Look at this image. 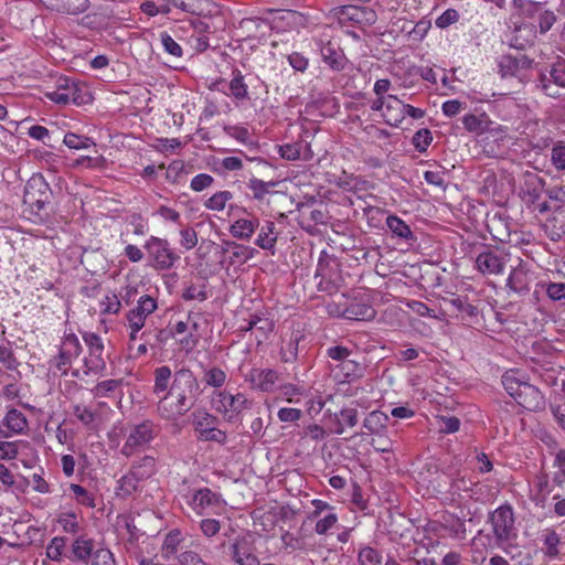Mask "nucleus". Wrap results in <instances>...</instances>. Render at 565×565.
Masks as SVG:
<instances>
[{"label": "nucleus", "instance_id": "obj_7", "mask_svg": "<svg viewBox=\"0 0 565 565\" xmlns=\"http://www.w3.org/2000/svg\"><path fill=\"white\" fill-rule=\"evenodd\" d=\"M213 404L216 412L227 416L228 422H232L243 409L252 406V402L243 393L231 394L227 391L216 392Z\"/></svg>", "mask_w": 565, "mask_h": 565}, {"label": "nucleus", "instance_id": "obj_20", "mask_svg": "<svg viewBox=\"0 0 565 565\" xmlns=\"http://www.w3.org/2000/svg\"><path fill=\"white\" fill-rule=\"evenodd\" d=\"M231 557L238 565H259L258 557L252 553L246 540H235L231 546Z\"/></svg>", "mask_w": 565, "mask_h": 565}, {"label": "nucleus", "instance_id": "obj_29", "mask_svg": "<svg viewBox=\"0 0 565 565\" xmlns=\"http://www.w3.org/2000/svg\"><path fill=\"white\" fill-rule=\"evenodd\" d=\"M217 417L210 414L207 411L200 408L192 413V423L194 430L199 434V437L205 433L209 428H212L217 423Z\"/></svg>", "mask_w": 565, "mask_h": 565}, {"label": "nucleus", "instance_id": "obj_39", "mask_svg": "<svg viewBox=\"0 0 565 565\" xmlns=\"http://www.w3.org/2000/svg\"><path fill=\"white\" fill-rule=\"evenodd\" d=\"M233 199L231 191L224 190L214 193L210 199L204 202V206L211 211H223L226 203Z\"/></svg>", "mask_w": 565, "mask_h": 565}, {"label": "nucleus", "instance_id": "obj_8", "mask_svg": "<svg viewBox=\"0 0 565 565\" xmlns=\"http://www.w3.org/2000/svg\"><path fill=\"white\" fill-rule=\"evenodd\" d=\"M56 93H52L53 102L58 105H83L90 100V95L83 92L77 85L67 77L55 79Z\"/></svg>", "mask_w": 565, "mask_h": 565}, {"label": "nucleus", "instance_id": "obj_52", "mask_svg": "<svg viewBox=\"0 0 565 565\" xmlns=\"http://www.w3.org/2000/svg\"><path fill=\"white\" fill-rule=\"evenodd\" d=\"M160 42L167 53L174 57H181L182 56V49L181 46L175 42V40L168 34L167 32L160 33Z\"/></svg>", "mask_w": 565, "mask_h": 565}, {"label": "nucleus", "instance_id": "obj_4", "mask_svg": "<svg viewBox=\"0 0 565 565\" xmlns=\"http://www.w3.org/2000/svg\"><path fill=\"white\" fill-rule=\"evenodd\" d=\"M512 7L522 19L536 22L541 34L547 33L557 21L555 12L546 8L544 2L512 0Z\"/></svg>", "mask_w": 565, "mask_h": 565}, {"label": "nucleus", "instance_id": "obj_41", "mask_svg": "<svg viewBox=\"0 0 565 565\" xmlns=\"http://www.w3.org/2000/svg\"><path fill=\"white\" fill-rule=\"evenodd\" d=\"M445 302L450 305L458 312H463L469 317H476L478 315V308L468 302L466 297L456 296L450 299H445Z\"/></svg>", "mask_w": 565, "mask_h": 565}, {"label": "nucleus", "instance_id": "obj_6", "mask_svg": "<svg viewBox=\"0 0 565 565\" xmlns=\"http://www.w3.org/2000/svg\"><path fill=\"white\" fill-rule=\"evenodd\" d=\"M492 532L499 546L516 537L513 510L510 505H501L489 516Z\"/></svg>", "mask_w": 565, "mask_h": 565}, {"label": "nucleus", "instance_id": "obj_42", "mask_svg": "<svg viewBox=\"0 0 565 565\" xmlns=\"http://www.w3.org/2000/svg\"><path fill=\"white\" fill-rule=\"evenodd\" d=\"M226 373L217 366H213L206 370L203 375V381L205 384L215 388L223 386L226 382Z\"/></svg>", "mask_w": 565, "mask_h": 565}, {"label": "nucleus", "instance_id": "obj_35", "mask_svg": "<svg viewBox=\"0 0 565 565\" xmlns=\"http://www.w3.org/2000/svg\"><path fill=\"white\" fill-rule=\"evenodd\" d=\"M3 423L8 430H10L12 434L22 433L26 427V419L24 415L17 409L9 411L3 419Z\"/></svg>", "mask_w": 565, "mask_h": 565}, {"label": "nucleus", "instance_id": "obj_21", "mask_svg": "<svg viewBox=\"0 0 565 565\" xmlns=\"http://www.w3.org/2000/svg\"><path fill=\"white\" fill-rule=\"evenodd\" d=\"M259 227V220L256 216L250 218H237L230 227V233L234 238L249 241L255 231Z\"/></svg>", "mask_w": 565, "mask_h": 565}, {"label": "nucleus", "instance_id": "obj_61", "mask_svg": "<svg viewBox=\"0 0 565 565\" xmlns=\"http://www.w3.org/2000/svg\"><path fill=\"white\" fill-rule=\"evenodd\" d=\"M465 129L469 132L481 134L484 130L483 121L473 114L465 115L462 118Z\"/></svg>", "mask_w": 565, "mask_h": 565}, {"label": "nucleus", "instance_id": "obj_22", "mask_svg": "<svg viewBox=\"0 0 565 565\" xmlns=\"http://www.w3.org/2000/svg\"><path fill=\"white\" fill-rule=\"evenodd\" d=\"M320 54L323 62L327 63L332 70H344L347 58L343 52L330 41L321 44Z\"/></svg>", "mask_w": 565, "mask_h": 565}, {"label": "nucleus", "instance_id": "obj_59", "mask_svg": "<svg viewBox=\"0 0 565 565\" xmlns=\"http://www.w3.org/2000/svg\"><path fill=\"white\" fill-rule=\"evenodd\" d=\"M282 19L294 28H305L309 22V18L306 14L294 10L286 11V14L282 17Z\"/></svg>", "mask_w": 565, "mask_h": 565}, {"label": "nucleus", "instance_id": "obj_27", "mask_svg": "<svg viewBox=\"0 0 565 565\" xmlns=\"http://www.w3.org/2000/svg\"><path fill=\"white\" fill-rule=\"evenodd\" d=\"M403 107L402 103L396 96L388 95L386 97L385 113L386 122L391 126H397L403 120Z\"/></svg>", "mask_w": 565, "mask_h": 565}, {"label": "nucleus", "instance_id": "obj_13", "mask_svg": "<svg viewBox=\"0 0 565 565\" xmlns=\"http://www.w3.org/2000/svg\"><path fill=\"white\" fill-rule=\"evenodd\" d=\"M84 341L89 348V358L84 359V365L86 370L85 374L89 372L97 373L105 369V361L102 358L104 351V344L102 339L96 333H86Z\"/></svg>", "mask_w": 565, "mask_h": 565}, {"label": "nucleus", "instance_id": "obj_56", "mask_svg": "<svg viewBox=\"0 0 565 565\" xmlns=\"http://www.w3.org/2000/svg\"><path fill=\"white\" fill-rule=\"evenodd\" d=\"M552 164L558 171H565V145L556 143L551 151Z\"/></svg>", "mask_w": 565, "mask_h": 565}, {"label": "nucleus", "instance_id": "obj_2", "mask_svg": "<svg viewBox=\"0 0 565 565\" xmlns=\"http://www.w3.org/2000/svg\"><path fill=\"white\" fill-rule=\"evenodd\" d=\"M502 385L514 401L530 412L543 411L546 405L543 393L525 381L518 370H509L502 375Z\"/></svg>", "mask_w": 565, "mask_h": 565}, {"label": "nucleus", "instance_id": "obj_14", "mask_svg": "<svg viewBox=\"0 0 565 565\" xmlns=\"http://www.w3.org/2000/svg\"><path fill=\"white\" fill-rule=\"evenodd\" d=\"M533 281V271L523 262L514 267L507 279V288L516 295H526L530 291Z\"/></svg>", "mask_w": 565, "mask_h": 565}, {"label": "nucleus", "instance_id": "obj_5", "mask_svg": "<svg viewBox=\"0 0 565 565\" xmlns=\"http://www.w3.org/2000/svg\"><path fill=\"white\" fill-rule=\"evenodd\" d=\"M159 433L158 426L151 420H143L131 425L128 428L121 454L125 457H131L135 454L145 450Z\"/></svg>", "mask_w": 565, "mask_h": 565}, {"label": "nucleus", "instance_id": "obj_11", "mask_svg": "<svg viewBox=\"0 0 565 565\" xmlns=\"http://www.w3.org/2000/svg\"><path fill=\"white\" fill-rule=\"evenodd\" d=\"M334 15L339 23L353 22L359 25H372L376 21V14L372 9L359 6H342L334 9Z\"/></svg>", "mask_w": 565, "mask_h": 565}, {"label": "nucleus", "instance_id": "obj_38", "mask_svg": "<svg viewBox=\"0 0 565 565\" xmlns=\"http://www.w3.org/2000/svg\"><path fill=\"white\" fill-rule=\"evenodd\" d=\"M10 435L2 428H0V459H12L19 451V441H7L4 440Z\"/></svg>", "mask_w": 565, "mask_h": 565}, {"label": "nucleus", "instance_id": "obj_19", "mask_svg": "<svg viewBox=\"0 0 565 565\" xmlns=\"http://www.w3.org/2000/svg\"><path fill=\"white\" fill-rule=\"evenodd\" d=\"M61 132L57 129L49 130L43 126L38 125V141H42L44 146L49 147L50 150L41 151L38 148V161L45 160L46 162L54 156L53 151L56 149L57 145L61 141Z\"/></svg>", "mask_w": 565, "mask_h": 565}, {"label": "nucleus", "instance_id": "obj_30", "mask_svg": "<svg viewBox=\"0 0 565 565\" xmlns=\"http://www.w3.org/2000/svg\"><path fill=\"white\" fill-rule=\"evenodd\" d=\"M337 428L334 433L338 435H342L344 433V427H354L358 425V409L354 407H345L342 408L339 413L334 414Z\"/></svg>", "mask_w": 565, "mask_h": 565}, {"label": "nucleus", "instance_id": "obj_26", "mask_svg": "<svg viewBox=\"0 0 565 565\" xmlns=\"http://www.w3.org/2000/svg\"><path fill=\"white\" fill-rule=\"evenodd\" d=\"M277 243L276 225L271 221L265 222L260 226L255 244L265 250H270L274 254L275 245Z\"/></svg>", "mask_w": 565, "mask_h": 565}, {"label": "nucleus", "instance_id": "obj_1", "mask_svg": "<svg viewBox=\"0 0 565 565\" xmlns=\"http://www.w3.org/2000/svg\"><path fill=\"white\" fill-rule=\"evenodd\" d=\"M152 391L157 396L162 394L157 411L167 420H177L184 416L201 394L195 374L185 366L175 369L173 373L168 365L156 367Z\"/></svg>", "mask_w": 565, "mask_h": 565}, {"label": "nucleus", "instance_id": "obj_64", "mask_svg": "<svg viewBox=\"0 0 565 565\" xmlns=\"http://www.w3.org/2000/svg\"><path fill=\"white\" fill-rule=\"evenodd\" d=\"M181 235V245L190 250L194 248L198 244V234L192 227H186L180 231Z\"/></svg>", "mask_w": 565, "mask_h": 565}, {"label": "nucleus", "instance_id": "obj_25", "mask_svg": "<svg viewBox=\"0 0 565 565\" xmlns=\"http://www.w3.org/2000/svg\"><path fill=\"white\" fill-rule=\"evenodd\" d=\"M390 417L381 412L373 411L367 414L363 420V428L366 429L367 434L382 436L387 427Z\"/></svg>", "mask_w": 565, "mask_h": 565}, {"label": "nucleus", "instance_id": "obj_36", "mask_svg": "<svg viewBox=\"0 0 565 565\" xmlns=\"http://www.w3.org/2000/svg\"><path fill=\"white\" fill-rule=\"evenodd\" d=\"M231 96L237 100L248 99V87L244 82V77L239 71L234 72V76L230 82Z\"/></svg>", "mask_w": 565, "mask_h": 565}, {"label": "nucleus", "instance_id": "obj_31", "mask_svg": "<svg viewBox=\"0 0 565 565\" xmlns=\"http://www.w3.org/2000/svg\"><path fill=\"white\" fill-rule=\"evenodd\" d=\"M307 151L309 150V146L307 143H303V142H294V143H286V145H282V146H279V154L281 158L286 159V160H289V161H295V160H298V159H305V160H308L310 159L309 156H302V151Z\"/></svg>", "mask_w": 565, "mask_h": 565}, {"label": "nucleus", "instance_id": "obj_37", "mask_svg": "<svg viewBox=\"0 0 565 565\" xmlns=\"http://www.w3.org/2000/svg\"><path fill=\"white\" fill-rule=\"evenodd\" d=\"M88 0H58L55 11L67 14H79L88 8Z\"/></svg>", "mask_w": 565, "mask_h": 565}, {"label": "nucleus", "instance_id": "obj_33", "mask_svg": "<svg viewBox=\"0 0 565 565\" xmlns=\"http://www.w3.org/2000/svg\"><path fill=\"white\" fill-rule=\"evenodd\" d=\"M131 471L140 480L148 479L156 472V459L152 456H143L132 463Z\"/></svg>", "mask_w": 565, "mask_h": 565}, {"label": "nucleus", "instance_id": "obj_48", "mask_svg": "<svg viewBox=\"0 0 565 565\" xmlns=\"http://www.w3.org/2000/svg\"><path fill=\"white\" fill-rule=\"evenodd\" d=\"M57 74H54L52 72L47 73L46 75L42 76L40 78V84H38V89L44 94L45 97H47L50 100L53 102L52 93H56V86H55V79L60 78Z\"/></svg>", "mask_w": 565, "mask_h": 565}, {"label": "nucleus", "instance_id": "obj_50", "mask_svg": "<svg viewBox=\"0 0 565 565\" xmlns=\"http://www.w3.org/2000/svg\"><path fill=\"white\" fill-rule=\"evenodd\" d=\"M535 487L537 489V495H540L542 500H545L547 495L554 491L555 484H551L547 473L540 472L535 478Z\"/></svg>", "mask_w": 565, "mask_h": 565}, {"label": "nucleus", "instance_id": "obj_45", "mask_svg": "<svg viewBox=\"0 0 565 565\" xmlns=\"http://www.w3.org/2000/svg\"><path fill=\"white\" fill-rule=\"evenodd\" d=\"M382 558V553L371 546H363L358 555L361 565H381Z\"/></svg>", "mask_w": 565, "mask_h": 565}, {"label": "nucleus", "instance_id": "obj_12", "mask_svg": "<svg viewBox=\"0 0 565 565\" xmlns=\"http://www.w3.org/2000/svg\"><path fill=\"white\" fill-rule=\"evenodd\" d=\"M508 262V255L498 250L487 249L480 253L475 262L476 268L484 276L502 275Z\"/></svg>", "mask_w": 565, "mask_h": 565}, {"label": "nucleus", "instance_id": "obj_47", "mask_svg": "<svg viewBox=\"0 0 565 565\" xmlns=\"http://www.w3.org/2000/svg\"><path fill=\"white\" fill-rule=\"evenodd\" d=\"M38 192L40 194V198H38V210H41L51 204L53 192L46 179L40 173H38Z\"/></svg>", "mask_w": 565, "mask_h": 565}, {"label": "nucleus", "instance_id": "obj_23", "mask_svg": "<svg viewBox=\"0 0 565 565\" xmlns=\"http://www.w3.org/2000/svg\"><path fill=\"white\" fill-rule=\"evenodd\" d=\"M375 309L363 301L350 302L342 312V317L350 320L369 321L375 318Z\"/></svg>", "mask_w": 565, "mask_h": 565}, {"label": "nucleus", "instance_id": "obj_16", "mask_svg": "<svg viewBox=\"0 0 565 565\" xmlns=\"http://www.w3.org/2000/svg\"><path fill=\"white\" fill-rule=\"evenodd\" d=\"M553 84L558 87H565V58H558L554 62L548 74L541 75V86L547 96L556 97L557 90H554Z\"/></svg>", "mask_w": 565, "mask_h": 565}, {"label": "nucleus", "instance_id": "obj_32", "mask_svg": "<svg viewBox=\"0 0 565 565\" xmlns=\"http://www.w3.org/2000/svg\"><path fill=\"white\" fill-rule=\"evenodd\" d=\"M302 335L299 332H292L289 340L280 349L281 361L292 363L298 358V347Z\"/></svg>", "mask_w": 565, "mask_h": 565}, {"label": "nucleus", "instance_id": "obj_53", "mask_svg": "<svg viewBox=\"0 0 565 565\" xmlns=\"http://www.w3.org/2000/svg\"><path fill=\"white\" fill-rule=\"evenodd\" d=\"M433 141V136L428 129H419L413 137V145L419 151L424 152Z\"/></svg>", "mask_w": 565, "mask_h": 565}, {"label": "nucleus", "instance_id": "obj_17", "mask_svg": "<svg viewBox=\"0 0 565 565\" xmlns=\"http://www.w3.org/2000/svg\"><path fill=\"white\" fill-rule=\"evenodd\" d=\"M222 502L221 494L213 492L209 488H202L193 493L189 504L198 514L202 515L205 513L206 509L218 507Z\"/></svg>", "mask_w": 565, "mask_h": 565}, {"label": "nucleus", "instance_id": "obj_43", "mask_svg": "<svg viewBox=\"0 0 565 565\" xmlns=\"http://www.w3.org/2000/svg\"><path fill=\"white\" fill-rule=\"evenodd\" d=\"M275 185V182H265L257 178L249 179L247 183L248 189L253 192V198L257 201H262L269 193V189Z\"/></svg>", "mask_w": 565, "mask_h": 565}, {"label": "nucleus", "instance_id": "obj_51", "mask_svg": "<svg viewBox=\"0 0 565 565\" xmlns=\"http://www.w3.org/2000/svg\"><path fill=\"white\" fill-rule=\"evenodd\" d=\"M547 297L565 306V282H550L545 287Z\"/></svg>", "mask_w": 565, "mask_h": 565}, {"label": "nucleus", "instance_id": "obj_24", "mask_svg": "<svg viewBox=\"0 0 565 565\" xmlns=\"http://www.w3.org/2000/svg\"><path fill=\"white\" fill-rule=\"evenodd\" d=\"M184 541V536L182 532L178 529H173L169 531L163 540L161 545V557L166 561H170L173 557H177L178 551L182 547V543Z\"/></svg>", "mask_w": 565, "mask_h": 565}, {"label": "nucleus", "instance_id": "obj_15", "mask_svg": "<svg viewBox=\"0 0 565 565\" xmlns=\"http://www.w3.org/2000/svg\"><path fill=\"white\" fill-rule=\"evenodd\" d=\"M245 381L252 388L262 392H273L278 381V372L271 369L253 367L245 374Z\"/></svg>", "mask_w": 565, "mask_h": 565}, {"label": "nucleus", "instance_id": "obj_28", "mask_svg": "<svg viewBox=\"0 0 565 565\" xmlns=\"http://www.w3.org/2000/svg\"><path fill=\"white\" fill-rule=\"evenodd\" d=\"M541 540L543 542V552L550 558H556L559 555L558 545L561 536L553 529H545L542 531Z\"/></svg>", "mask_w": 565, "mask_h": 565}, {"label": "nucleus", "instance_id": "obj_44", "mask_svg": "<svg viewBox=\"0 0 565 565\" xmlns=\"http://www.w3.org/2000/svg\"><path fill=\"white\" fill-rule=\"evenodd\" d=\"M553 467L557 470L553 475L552 483L556 487L565 484V449L556 452Z\"/></svg>", "mask_w": 565, "mask_h": 565}, {"label": "nucleus", "instance_id": "obj_57", "mask_svg": "<svg viewBox=\"0 0 565 565\" xmlns=\"http://www.w3.org/2000/svg\"><path fill=\"white\" fill-rule=\"evenodd\" d=\"M180 565H207L194 551L185 550L175 557Z\"/></svg>", "mask_w": 565, "mask_h": 565}, {"label": "nucleus", "instance_id": "obj_10", "mask_svg": "<svg viewBox=\"0 0 565 565\" xmlns=\"http://www.w3.org/2000/svg\"><path fill=\"white\" fill-rule=\"evenodd\" d=\"M81 352L82 345L78 338L74 334H68L62 342L58 355L52 361V366L63 375H67L73 360L77 359Z\"/></svg>", "mask_w": 565, "mask_h": 565}, {"label": "nucleus", "instance_id": "obj_34", "mask_svg": "<svg viewBox=\"0 0 565 565\" xmlns=\"http://www.w3.org/2000/svg\"><path fill=\"white\" fill-rule=\"evenodd\" d=\"M386 225L391 232L399 238L406 241L414 238L411 227L396 215H388L386 217Z\"/></svg>", "mask_w": 565, "mask_h": 565}, {"label": "nucleus", "instance_id": "obj_49", "mask_svg": "<svg viewBox=\"0 0 565 565\" xmlns=\"http://www.w3.org/2000/svg\"><path fill=\"white\" fill-rule=\"evenodd\" d=\"M121 384L120 380H106L99 382L93 390L95 397H107L115 392Z\"/></svg>", "mask_w": 565, "mask_h": 565}, {"label": "nucleus", "instance_id": "obj_54", "mask_svg": "<svg viewBox=\"0 0 565 565\" xmlns=\"http://www.w3.org/2000/svg\"><path fill=\"white\" fill-rule=\"evenodd\" d=\"M326 354L337 364H341L351 356L352 351L343 345H333L326 350Z\"/></svg>", "mask_w": 565, "mask_h": 565}, {"label": "nucleus", "instance_id": "obj_60", "mask_svg": "<svg viewBox=\"0 0 565 565\" xmlns=\"http://www.w3.org/2000/svg\"><path fill=\"white\" fill-rule=\"evenodd\" d=\"M338 522V516L335 513H329L324 518L318 520L315 526V531L319 535H324L332 529Z\"/></svg>", "mask_w": 565, "mask_h": 565}, {"label": "nucleus", "instance_id": "obj_3", "mask_svg": "<svg viewBox=\"0 0 565 565\" xmlns=\"http://www.w3.org/2000/svg\"><path fill=\"white\" fill-rule=\"evenodd\" d=\"M72 559L90 565H116L114 554L103 543L78 536L72 543Z\"/></svg>", "mask_w": 565, "mask_h": 565}, {"label": "nucleus", "instance_id": "obj_55", "mask_svg": "<svg viewBox=\"0 0 565 565\" xmlns=\"http://www.w3.org/2000/svg\"><path fill=\"white\" fill-rule=\"evenodd\" d=\"M223 130L227 136L236 139L242 143H247L250 137L248 129L244 126L225 125Z\"/></svg>", "mask_w": 565, "mask_h": 565}, {"label": "nucleus", "instance_id": "obj_46", "mask_svg": "<svg viewBox=\"0 0 565 565\" xmlns=\"http://www.w3.org/2000/svg\"><path fill=\"white\" fill-rule=\"evenodd\" d=\"M141 480L135 476L130 470L127 475L122 476L118 481V490L124 497L131 495L138 490V484Z\"/></svg>", "mask_w": 565, "mask_h": 565}, {"label": "nucleus", "instance_id": "obj_9", "mask_svg": "<svg viewBox=\"0 0 565 565\" xmlns=\"http://www.w3.org/2000/svg\"><path fill=\"white\" fill-rule=\"evenodd\" d=\"M145 248L154 262L157 269H170L179 258L171 249L167 239L151 236Z\"/></svg>", "mask_w": 565, "mask_h": 565}, {"label": "nucleus", "instance_id": "obj_63", "mask_svg": "<svg viewBox=\"0 0 565 565\" xmlns=\"http://www.w3.org/2000/svg\"><path fill=\"white\" fill-rule=\"evenodd\" d=\"M214 179L207 173H200L195 175L190 183V188L195 192H201L212 185Z\"/></svg>", "mask_w": 565, "mask_h": 565}, {"label": "nucleus", "instance_id": "obj_62", "mask_svg": "<svg viewBox=\"0 0 565 565\" xmlns=\"http://www.w3.org/2000/svg\"><path fill=\"white\" fill-rule=\"evenodd\" d=\"M459 19V13L455 9H447L443 12L435 21L436 26L440 29L448 28L449 25L456 23Z\"/></svg>", "mask_w": 565, "mask_h": 565}, {"label": "nucleus", "instance_id": "obj_18", "mask_svg": "<svg viewBox=\"0 0 565 565\" xmlns=\"http://www.w3.org/2000/svg\"><path fill=\"white\" fill-rule=\"evenodd\" d=\"M331 371L340 382H351L361 379L364 375L365 367L360 362L349 358L341 364L333 365Z\"/></svg>", "mask_w": 565, "mask_h": 565}, {"label": "nucleus", "instance_id": "obj_40", "mask_svg": "<svg viewBox=\"0 0 565 565\" xmlns=\"http://www.w3.org/2000/svg\"><path fill=\"white\" fill-rule=\"evenodd\" d=\"M63 142L70 149H75V150L87 149L89 147L95 146V142L90 138H88L86 136H79L74 132L65 134L63 137Z\"/></svg>", "mask_w": 565, "mask_h": 565}, {"label": "nucleus", "instance_id": "obj_58", "mask_svg": "<svg viewBox=\"0 0 565 565\" xmlns=\"http://www.w3.org/2000/svg\"><path fill=\"white\" fill-rule=\"evenodd\" d=\"M74 415L81 420L85 426L92 429V424L95 422L96 414L92 411L90 407L75 405L74 406Z\"/></svg>", "mask_w": 565, "mask_h": 565}]
</instances>
